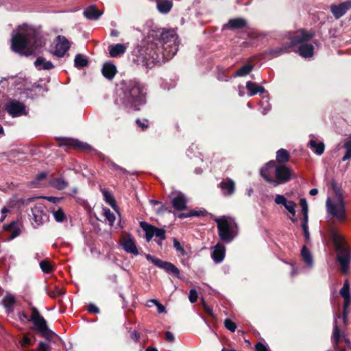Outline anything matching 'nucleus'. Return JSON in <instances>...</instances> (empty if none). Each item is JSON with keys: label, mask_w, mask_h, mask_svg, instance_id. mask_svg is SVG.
<instances>
[{"label": "nucleus", "mask_w": 351, "mask_h": 351, "mask_svg": "<svg viewBox=\"0 0 351 351\" xmlns=\"http://www.w3.org/2000/svg\"><path fill=\"white\" fill-rule=\"evenodd\" d=\"M29 321L33 322L35 329L44 337L52 340L53 337H55V334L48 328L45 319L35 307L32 308V315Z\"/></svg>", "instance_id": "6"}, {"label": "nucleus", "mask_w": 351, "mask_h": 351, "mask_svg": "<svg viewBox=\"0 0 351 351\" xmlns=\"http://www.w3.org/2000/svg\"><path fill=\"white\" fill-rule=\"evenodd\" d=\"M215 221L217 223L218 234L221 241L226 243H231L236 237L237 233L234 230L231 223L225 217L216 218Z\"/></svg>", "instance_id": "5"}, {"label": "nucleus", "mask_w": 351, "mask_h": 351, "mask_svg": "<svg viewBox=\"0 0 351 351\" xmlns=\"http://www.w3.org/2000/svg\"><path fill=\"white\" fill-rule=\"evenodd\" d=\"M10 213V209L6 207H4L1 210V218L0 221H3V220L6 218L7 215Z\"/></svg>", "instance_id": "57"}, {"label": "nucleus", "mask_w": 351, "mask_h": 351, "mask_svg": "<svg viewBox=\"0 0 351 351\" xmlns=\"http://www.w3.org/2000/svg\"><path fill=\"white\" fill-rule=\"evenodd\" d=\"M186 198L181 192H176L172 199L173 207L178 210H184L186 208Z\"/></svg>", "instance_id": "18"}, {"label": "nucleus", "mask_w": 351, "mask_h": 351, "mask_svg": "<svg viewBox=\"0 0 351 351\" xmlns=\"http://www.w3.org/2000/svg\"><path fill=\"white\" fill-rule=\"evenodd\" d=\"M340 339V330L337 326H335L333 329V343L337 347Z\"/></svg>", "instance_id": "49"}, {"label": "nucleus", "mask_w": 351, "mask_h": 351, "mask_svg": "<svg viewBox=\"0 0 351 351\" xmlns=\"http://www.w3.org/2000/svg\"><path fill=\"white\" fill-rule=\"evenodd\" d=\"M140 226L143 228V230L145 232L146 240L147 241H149L152 239V237L154 236L155 227L153 226H151L149 223L144 222V221H141L140 223Z\"/></svg>", "instance_id": "29"}, {"label": "nucleus", "mask_w": 351, "mask_h": 351, "mask_svg": "<svg viewBox=\"0 0 351 351\" xmlns=\"http://www.w3.org/2000/svg\"><path fill=\"white\" fill-rule=\"evenodd\" d=\"M255 351H269V348L261 342H258L255 346Z\"/></svg>", "instance_id": "55"}, {"label": "nucleus", "mask_w": 351, "mask_h": 351, "mask_svg": "<svg viewBox=\"0 0 351 351\" xmlns=\"http://www.w3.org/2000/svg\"><path fill=\"white\" fill-rule=\"evenodd\" d=\"M7 112L13 117L21 116L26 114L25 105L18 101H12L6 106Z\"/></svg>", "instance_id": "11"}, {"label": "nucleus", "mask_w": 351, "mask_h": 351, "mask_svg": "<svg viewBox=\"0 0 351 351\" xmlns=\"http://www.w3.org/2000/svg\"><path fill=\"white\" fill-rule=\"evenodd\" d=\"M300 206H301L302 215L308 214V204L306 200L304 198H302L300 199Z\"/></svg>", "instance_id": "51"}, {"label": "nucleus", "mask_w": 351, "mask_h": 351, "mask_svg": "<svg viewBox=\"0 0 351 351\" xmlns=\"http://www.w3.org/2000/svg\"><path fill=\"white\" fill-rule=\"evenodd\" d=\"M4 229L11 234L9 239H13L22 232L23 224L19 221H13L9 225L4 226Z\"/></svg>", "instance_id": "19"}, {"label": "nucleus", "mask_w": 351, "mask_h": 351, "mask_svg": "<svg viewBox=\"0 0 351 351\" xmlns=\"http://www.w3.org/2000/svg\"><path fill=\"white\" fill-rule=\"evenodd\" d=\"M150 302L155 304V305L157 306L158 313H161L165 311V306L162 304H160L156 300H152Z\"/></svg>", "instance_id": "59"}, {"label": "nucleus", "mask_w": 351, "mask_h": 351, "mask_svg": "<svg viewBox=\"0 0 351 351\" xmlns=\"http://www.w3.org/2000/svg\"><path fill=\"white\" fill-rule=\"evenodd\" d=\"M276 168V162L274 160H270L265 167H262L260 171L261 176L269 184H272L271 180H274V178L271 176L272 170Z\"/></svg>", "instance_id": "17"}, {"label": "nucleus", "mask_w": 351, "mask_h": 351, "mask_svg": "<svg viewBox=\"0 0 351 351\" xmlns=\"http://www.w3.org/2000/svg\"><path fill=\"white\" fill-rule=\"evenodd\" d=\"M343 308H346L351 303V296L343 298Z\"/></svg>", "instance_id": "61"}, {"label": "nucleus", "mask_w": 351, "mask_h": 351, "mask_svg": "<svg viewBox=\"0 0 351 351\" xmlns=\"http://www.w3.org/2000/svg\"><path fill=\"white\" fill-rule=\"evenodd\" d=\"M146 258L149 261H151L152 263H153L156 266L158 267H161L162 266V264L163 263V261H162L161 260L158 259V258H156L149 254L147 255L146 256Z\"/></svg>", "instance_id": "50"}, {"label": "nucleus", "mask_w": 351, "mask_h": 351, "mask_svg": "<svg viewBox=\"0 0 351 351\" xmlns=\"http://www.w3.org/2000/svg\"><path fill=\"white\" fill-rule=\"evenodd\" d=\"M301 226H302V228L303 232H304V236L305 237V239L307 241L310 239V233H309V231H308V225L301 224Z\"/></svg>", "instance_id": "58"}, {"label": "nucleus", "mask_w": 351, "mask_h": 351, "mask_svg": "<svg viewBox=\"0 0 351 351\" xmlns=\"http://www.w3.org/2000/svg\"><path fill=\"white\" fill-rule=\"evenodd\" d=\"M172 8V3L168 0H161L157 3V8L161 13H167Z\"/></svg>", "instance_id": "31"}, {"label": "nucleus", "mask_w": 351, "mask_h": 351, "mask_svg": "<svg viewBox=\"0 0 351 351\" xmlns=\"http://www.w3.org/2000/svg\"><path fill=\"white\" fill-rule=\"evenodd\" d=\"M33 219L38 225L43 224L48 220L47 211L45 206L40 202L36 204L32 209Z\"/></svg>", "instance_id": "10"}, {"label": "nucleus", "mask_w": 351, "mask_h": 351, "mask_svg": "<svg viewBox=\"0 0 351 351\" xmlns=\"http://www.w3.org/2000/svg\"><path fill=\"white\" fill-rule=\"evenodd\" d=\"M126 50V47L123 44H116L114 45H112L109 50V53L111 57H117L118 56H120Z\"/></svg>", "instance_id": "27"}, {"label": "nucleus", "mask_w": 351, "mask_h": 351, "mask_svg": "<svg viewBox=\"0 0 351 351\" xmlns=\"http://www.w3.org/2000/svg\"><path fill=\"white\" fill-rule=\"evenodd\" d=\"M343 147L346 149V152L342 160L346 161L351 158V138L344 143Z\"/></svg>", "instance_id": "38"}, {"label": "nucleus", "mask_w": 351, "mask_h": 351, "mask_svg": "<svg viewBox=\"0 0 351 351\" xmlns=\"http://www.w3.org/2000/svg\"><path fill=\"white\" fill-rule=\"evenodd\" d=\"M274 201L276 204L284 206L285 204H287V199L282 195H276Z\"/></svg>", "instance_id": "52"}, {"label": "nucleus", "mask_w": 351, "mask_h": 351, "mask_svg": "<svg viewBox=\"0 0 351 351\" xmlns=\"http://www.w3.org/2000/svg\"><path fill=\"white\" fill-rule=\"evenodd\" d=\"M51 185L61 190L66 187L67 183L62 178H56L51 181Z\"/></svg>", "instance_id": "39"}, {"label": "nucleus", "mask_w": 351, "mask_h": 351, "mask_svg": "<svg viewBox=\"0 0 351 351\" xmlns=\"http://www.w3.org/2000/svg\"><path fill=\"white\" fill-rule=\"evenodd\" d=\"M285 208L293 215H295L296 204L291 200H287V204L284 205Z\"/></svg>", "instance_id": "45"}, {"label": "nucleus", "mask_w": 351, "mask_h": 351, "mask_svg": "<svg viewBox=\"0 0 351 351\" xmlns=\"http://www.w3.org/2000/svg\"><path fill=\"white\" fill-rule=\"evenodd\" d=\"M327 211L332 217L337 218L339 222H344L346 220V213L345 208V202L339 203L337 206L331 202L330 198H328L326 201Z\"/></svg>", "instance_id": "9"}, {"label": "nucleus", "mask_w": 351, "mask_h": 351, "mask_svg": "<svg viewBox=\"0 0 351 351\" xmlns=\"http://www.w3.org/2000/svg\"><path fill=\"white\" fill-rule=\"evenodd\" d=\"M165 231L160 228H157L155 227L154 230V236L158 237L160 240H164L165 239Z\"/></svg>", "instance_id": "53"}, {"label": "nucleus", "mask_w": 351, "mask_h": 351, "mask_svg": "<svg viewBox=\"0 0 351 351\" xmlns=\"http://www.w3.org/2000/svg\"><path fill=\"white\" fill-rule=\"evenodd\" d=\"M35 66L38 69H45V70H50L53 68V64L48 60H46L43 58H38L35 62H34Z\"/></svg>", "instance_id": "26"}, {"label": "nucleus", "mask_w": 351, "mask_h": 351, "mask_svg": "<svg viewBox=\"0 0 351 351\" xmlns=\"http://www.w3.org/2000/svg\"><path fill=\"white\" fill-rule=\"evenodd\" d=\"M101 72L105 77L112 79L117 73V69L114 64L106 62L104 64Z\"/></svg>", "instance_id": "23"}, {"label": "nucleus", "mask_w": 351, "mask_h": 351, "mask_svg": "<svg viewBox=\"0 0 351 351\" xmlns=\"http://www.w3.org/2000/svg\"><path fill=\"white\" fill-rule=\"evenodd\" d=\"M88 311L91 313H99V308L94 304H90L88 306Z\"/></svg>", "instance_id": "63"}, {"label": "nucleus", "mask_w": 351, "mask_h": 351, "mask_svg": "<svg viewBox=\"0 0 351 351\" xmlns=\"http://www.w3.org/2000/svg\"><path fill=\"white\" fill-rule=\"evenodd\" d=\"M274 173L275 178L274 180H271L272 182V185L274 187L289 182L293 176L296 177L295 173L293 172L289 167L285 165H277L276 164Z\"/></svg>", "instance_id": "7"}, {"label": "nucleus", "mask_w": 351, "mask_h": 351, "mask_svg": "<svg viewBox=\"0 0 351 351\" xmlns=\"http://www.w3.org/2000/svg\"><path fill=\"white\" fill-rule=\"evenodd\" d=\"M173 246L178 252L181 253L182 254H184V250L182 247L180 242L176 239H173Z\"/></svg>", "instance_id": "54"}, {"label": "nucleus", "mask_w": 351, "mask_h": 351, "mask_svg": "<svg viewBox=\"0 0 351 351\" xmlns=\"http://www.w3.org/2000/svg\"><path fill=\"white\" fill-rule=\"evenodd\" d=\"M121 242L125 252L138 255V251L136 246L135 242L130 234L125 233L121 236Z\"/></svg>", "instance_id": "13"}, {"label": "nucleus", "mask_w": 351, "mask_h": 351, "mask_svg": "<svg viewBox=\"0 0 351 351\" xmlns=\"http://www.w3.org/2000/svg\"><path fill=\"white\" fill-rule=\"evenodd\" d=\"M330 237L337 252V261L340 265V270L342 274H346L349 269L350 263L351 250L345 240V237L339 232L332 229Z\"/></svg>", "instance_id": "3"}, {"label": "nucleus", "mask_w": 351, "mask_h": 351, "mask_svg": "<svg viewBox=\"0 0 351 351\" xmlns=\"http://www.w3.org/2000/svg\"><path fill=\"white\" fill-rule=\"evenodd\" d=\"M247 26V21L243 18L230 19L228 22L222 26V30H237L243 29Z\"/></svg>", "instance_id": "15"}, {"label": "nucleus", "mask_w": 351, "mask_h": 351, "mask_svg": "<svg viewBox=\"0 0 351 351\" xmlns=\"http://www.w3.org/2000/svg\"><path fill=\"white\" fill-rule=\"evenodd\" d=\"M37 197H32V198H28L27 199H22L20 200L21 203L22 204H28L29 202L33 201L34 199H36Z\"/></svg>", "instance_id": "64"}, {"label": "nucleus", "mask_w": 351, "mask_h": 351, "mask_svg": "<svg viewBox=\"0 0 351 351\" xmlns=\"http://www.w3.org/2000/svg\"><path fill=\"white\" fill-rule=\"evenodd\" d=\"M74 63L77 67H83L87 64V60L82 55L77 54L75 56Z\"/></svg>", "instance_id": "41"}, {"label": "nucleus", "mask_w": 351, "mask_h": 351, "mask_svg": "<svg viewBox=\"0 0 351 351\" xmlns=\"http://www.w3.org/2000/svg\"><path fill=\"white\" fill-rule=\"evenodd\" d=\"M53 217L55 219L58 221L61 222L63 221V220L65 218V215L62 209L59 208L57 210H55L53 212Z\"/></svg>", "instance_id": "48"}, {"label": "nucleus", "mask_w": 351, "mask_h": 351, "mask_svg": "<svg viewBox=\"0 0 351 351\" xmlns=\"http://www.w3.org/2000/svg\"><path fill=\"white\" fill-rule=\"evenodd\" d=\"M197 300V293L196 292V291L193 289L190 291V294H189V300L191 302L193 303L195 302H196Z\"/></svg>", "instance_id": "56"}, {"label": "nucleus", "mask_w": 351, "mask_h": 351, "mask_svg": "<svg viewBox=\"0 0 351 351\" xmlns=\"http://www.w3.org/2000/svg\"><path fill=\"white\" fill-rule=\"evenodd\" d=\"M36 29L29 25H23L15 29L12 36L11 48L14 52L29 56L43 45Z\"/></svg>", "instance_id": "1"}, {"label": "nucleus", "mask_w": 351, "mask_h": 351, "mask_svg": "<svg viewBox=\"0 0 351 351\" xmlns=\"http://www.w3.org/2000/svg\"><path fill=\"white\" fill-rule=\"evenodd\" d=\"M290 160L289 152L283 148L278 149L276 152V162L280 164H285Z\"/></svg>", "instance_id": "25"}, {"label": "nucleus", "mask_w": 351, "mask_h": 351, "mask_svg": "<svg viewBox=\"0 0 351 351\" xmlns=\"http://www.w3.org/2000/svg\"><path fill=\"white\" fill-rule=\"evenodd\" d=\"M103 213L110 226H112L115 221L114 215L108 208H103Z\"/></svg>", "instance_id": "42"}, {"label": "nucleus", "mask_w": 351, "mask_h": 351, "mask_svg": "<svg viewBox=\"0 0 351 351\" xmlns=\"http://www.w3.org/2000/svg\"><path fill=\"white\" fill-rule=\"evenodd\" d=\"M258 86V84L255 82L251 81L247 82L246 89L248 90L250 96H254L257 94Z\"/></svg>", "instance_id": "35"}, {"label": "nucleus", "mask_w": 351, "mask_h": 351, "mask_svg": "<svg viewBox=\"0 0 351 351\" xmlns=\"http://www.w3.org/2000/svg\"><path fill=\"white\" fill-rule=\"evenodd\" d=\"M147 42L152 49L162 48L167 58H172L178 51L179 41L173 30H165L157 28L149 31Z\"/></svg>", "instance_id": "2"}, {"label": "nucleus", "mask_w": 351, "mask_h": 351, "mask_svg": "<svg viewBox=\"0 0 351 351\" xmlns=\"http://www.w3.org/2000/svg\"><path fill=\"white\" fill-rule=\"evenodd\" d=\"M226 255V247L221 243H217L213 248L211 257L216 263L222 262Z\"/></svg>", "instance_id": "16"}, {"label": "nucleus", "mask_w": 351, "mask_h": 351, "mask_svg": "<svg viewBox=\"0 0 351 351\" xmlns=\"http://www.w3.org/2000/svg\"><path fill=\"white\" fill-rule=\"evenodd\" d=\"M102 14V12L98 10L95 6H90L84 11V15L90 20L98 19Z\"/></svg>", "instance_id": "24"}, {"label": "nucleus", "mask_w": 351, "mask_h": 351, "mask_svg": "<svg viewBox=\"0 0 351 351\" xmlns=\"http://www.w3.org/2000/svg\"><path fill=\"white\" fill-rule=\"evenodd\" d=\"M68 144L71 146L75 147H77V148H80V149H84V150L90 149V146L88 144H87L86 143L80 142L77 140H74V139L70 140L69 143Z\"/></svg>", "instance_id": "34"}, {"label": "nucleus", "mask_w": 351, "mask_h": 351, "mask_svg": "<svg viewBox=\"0 0 351 351\" xmlns=\"http://www.w3.org/2000/svg\"><path fill=\"white\" fill-rule=\"evenodd\" d=\"M297 51L303 58H311L314 55V47L309 43L302 44L299 46Z\"/></svg>", "instance_id": "21"}, {"label": "nucleus", "mask_w": 351, "mask_h": 351, "mask_svg": "<svg viewBox=\"0 0 351 351\" xmlns=\"http://www.w3.org/2000/svg\"><path fill=\"white\" fill-rule=\"evenodd\" d=\"M126 106H134L136 109L145 101L144 88L139 83L130 82L125 93Z\"/></svg>", "instance_id": "4"}, {"label": "nucleus", "mask_w": 351, "mask_h": 351, "mask_svg": "<svg viewBox=\"0 0 351 351\" xmlns=\"http://www.w3.org/2000/svg\"><path fill=\"white\" fill-rule=\"evenodd\" d=\"M339 293L342 298L350 296V283L348 279L345 280L343 285L340 289Z\"/></svg>", "instance_id": "37"}, {"label": "nucleus", "mask_w": 351, "mask_h": 351, "mask_svg": "<svg viewBox=\"0 0 351 351\" xmlns=\"http://www.w3.org/2000/svg\"><path fill=\"white\" fill-rule=\"evenodd\" d=\"M254 66L250 64H245L241 68L237 70L234 76V77H242L248 75L253 69Z\"/></svg>", "instance_id": "32"}, {"label": "nucleus", "mask_w": 351, "mask_h": 351, "mask_svg": "<svg viewBox=\"0 0 351 351\" xmlns=\"http://www.w3.org/2000/svg\"><path fill=\"white\" fill-rule=\"evenodd\" d=\"M2 304L7 312L10 313L12 311V307L15 304V298L12 295L8 294L2 300Z\"/></svg>", "instance_id": "28"}, {"label": "nucleus", "mask_w": 351, "mask_h": 351, "mask_svg": "<svg viewBox=\"0 0 351 351\" xmlns=\"http://www.w3.org/2000/svg\"><path fill=\"white\" fill-rule=\"evenodd\" d=\"M219 186L225 195H231L234 193L235 184L230 178H227L226 180L221 181Z\"/></svg>", "instance_id": "20"}, {"label": "nucleus", "mask_w": 351, "mask_h": 351, "mask_svg": "<svg viewBox=\"0 0 351 351\" xmlns=\"http://www.w3.org/2000/svg\"><path fill=\"white\" fill-rule=\"evenodd\" d=\"M160 268H162L167 271L174 274L176 275L179 274L178 269L173 264L168 262H163Z\"/></svg>", "instance_id": "36"}, {"label": "nucleus", "mask_w": 351, "mask_h": 351, "mask_svg": "<svg viewBox=\"0 0 351 351\" xmlns=\"http://www.w3.org/2000/svg\"><path fill=\"white\" fill-rule=\"evenodd\" d=\"M41 269L45 273H49L52 270V265L47 261H43L40 263Z\"/></svg>", "instance_id": "46"}, {"label": "nucleus", "mask_w": 351, "mask_h": 351, "mask_svg": "<svg viewBox=\"0 0 351 351\" xmlns=\"http://www.w3.org/2000/svg\"><path fill=\"white\" fill-rule=\"evenodd\" d=\"M165 335L166 339L169 342H173L174 341V336L171 332H167Z\"/></svg>", "instance_id": "62"}, {"label": "nucleus", "mask_w": 351, "mask_h": 351, "mask_svg": "<svg viewBox=\"0 0 351 351\" xmlns=\"http://www.w3.org/2000/svg\"><path fill=\"white\" fill-rule=\"evenodd\" d=\"M301 256L304 263L308 265L312 266L313 261V257L309 250L306 246L304 245L301 250Z\"/></svg>", "instance_id": "33"}, {"label": "nucleus", "mask_w": 351, "mask_h": 351, "mask_svg": "<svg viewBox=\"0 0 351 351\" xmlns=\"http://www.w3.org/2000/svg\"><path fill=\"white\" fill-rule=\"evenodd\" d=\"M309 145L311 149L317 155H321L324 153L325 149L324 143H317L315 140H311Z\"/></svg>", "instance_id": "30"}, {"label": "nucleus", "mask_w": 351, "mask_h": 351, "mask_svg": "<svg viewBox=\"0 0 351 351\" xmlns=\"http://www.w3.org/2000/svg\"><path fill=\"white\" fill-rule=\"evenodd\" d=\"M330 189L333 191L334 193L335 194L339 203H343V202H344L343 189L341 188V186L339 184L338 182L335 179H332L330 182Z\"/></svg>", "instance_id": "22"}, {"label": "nucleus", "mask_w": 351, "mask_h": 351, "mask_svg": "<svg viewBox=\"0 0 351 351\" xmlns=\"http://www.w3.org/2000/svg\"><path fill=\"white\" fill-rule=\"evenodd\" d=\"M202 304V306H203V309H204V313L210 316V317H213L214 315H213V309L212 308H210L206 303V302L204 301V299L203 298H201V302L199 303V306H200V304Z\"/></svg>", "instance_id": "44"}, {"label": "nucleus", "mask_w": 351, "mask_h": 351, "mask_svg": "<svg viewBox=\"0 0 351 351\" xmlns=\"http://www.w3.org/2000/svg\"><path fill=\"white\" fill-rule=\"evenodd\" d=\"M55 50L53 54L58 57H62L70 48L68 40L62 36H58L56 39Z\"/></svg>", "instance_id": "12"}, {"label": "nucleus", "mask_w": 351, "mask_h": 351, "mask_svg": "<svg viewBox=\"0 0 351 351\" xmlns=\"http://www.w3.org/2000/svg\"><path fill=\"white\" fill-rule=\"evenodd\" d=\"M350 9H351V1L341 3L339 5H330V11L336 19L342 17Z\"/></svg>", "instance_id": "14"}, {"label": "nucleus", "mask_w": 351, "mask_h": 351, "mask_svg": "<svg viewBox=\"0 0 351 351\" xmlns=\"http://www.w3.org/2000/svg\"><path fill=\"white\" fill-rule=\"evenodd\" d=\"M35 338H30L27 335H24L20 341L21 346L23 348H27L34 344Z\"/></svg>", "instance_id": "40"}, {"label": "nucleus", "mask_w": 351, "mask_h": 351, "mask_svg": "<svg viewBox=\"0 0 351 351\" xmlns=\"http://www.w3.org/2000/svg\"><path fill=\"white\" fill-rule=\"evenodd\" d=\"M224 326L226 328L231 332H234L237 329V324L230 319H226L224 321Z\"/></svg>", "instance_id": "47"}, {"label": "nucleus", "mask_w": 351, "mask_h": 351, "mask_svg": "<svg viewBox=\"0 0 351 351\" xmlns=\"http://www.w3.org/2000/svg\"><path fill=\"white\" fill-rule=\"evenodd\" d=\"M315 36V32L311 30L308 32L305 29H300L295 34L291 37V42L285 47L284 51L287 49L292 48L298 44H304L310 41ZM283 51V49H281Z\"/></svg>", "instance_id": "8"}, {"label": "nucleus", "mask_w": 351, "mask_h": 351, "mask_svg": "<svg viewBox=\"0 0 351 351\" xmlns=\"http://www.w3.org/2000/svg\"><path fill=\"white\" fill-rule=\"evenodd\" d=\"M49 346L47 343L40 342L38 346V351H49Z\"/></svg>", "instance_id": "60"}, {"label": "nucleus", "mask_w": 351, "mask_h": 351, "mask_svg": "<svg viewBox=\"0 0 351 351\" xmlns=\"http://www.w3.org/2000/svg\"><path fill=\"white\" fill-rule=\"evenodd\" d=\"M105 201L109 204L114 210H116V203L113 197L108 191H104L103 192Z\"/></svg>", "instance_id": "43"}]
</instances>
